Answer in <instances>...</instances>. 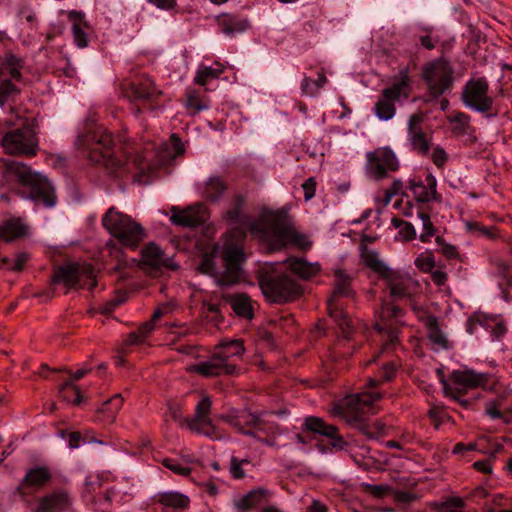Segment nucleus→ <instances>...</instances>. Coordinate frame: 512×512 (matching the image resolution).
Masks as SVG:
<instances>
[{
	"label": "nucleus",
	"instance_id": "a19ab883",
	"mask_svg": "<svg viewBox=\"0 0 512 512\" xmlns=\"http://www.w3.org/2000/svg\"><path fill=\"white\" fill-rule=\"evenodd\" d=\"M426 325L428 327L429 340L439 348H447L448 341L439 329L437 319L435 317H429L426 321Z\"/></svg>",
	"mask_w": 512,
	"mask_h": 512
},
{
	"label": "nucleus",
	"instance_id": "6ab92c4d",
	"mask_svg": "<svg viewBox=\"0 0 512 512\" xmlns=\"http://www.w3.org/2000/svg\"><path fill=\"white\" fill-rule=\"evenodd\" d=\"M240 368L236 364H223V359L219 357L215 351L205 361L188 365L186 372L190 374H197L204 378H215L220 376H234L238 375Z\"/></svg>",
	"mask_w": 512,
	"mask_h": 512
},
{
	"label": "nucleus",
	"instance_id": "338daca9",
	"mask_svg": "<svg viewBox=\"0 0 512 512\" xmlns=\"http://www.w3.org/2000/svg\"><path fill=\"white\" fill-rule=\"evenodd\" d=\"M317 182L314 177H310L304 181L302 184V189L304 191V199L305 201L311 200L315 196Z\"/></svg>",
	"mask_w": 512,
	"mask_h": 512
},
{
	"label": "nucleus",
	"instance_id": "c9c22d12",
	"mask_svg": "<svg viewBox=\"0 0 512 512\" xmlns=\"http://www.w3.org/2000/svg\"><path fill=\"white\" fill-rule=\"evenodd\" d=\"M186 109L190 110V114L194 115L210 108V99L202 95L196 89H188L185 100Z\"/></svg>",
	"mask_w": 512,
	"mask_h": 512
},
{
	"label": "nucleus",
	"instance_id": "6e6d98bb",
	"mask_svg": "<svg viewBox=\"0 0 512 512\" xmlns=\"http://www.w3.org/2000/svg\"><path fill=\"white\" fill-rule=\"evenodd\" d=\"M415 266L427 273L431 272L435 267V259L432 253H421L416 259H415Z\"/></svg>",
	"mask_w": 512,
	"mask_h": 512
},
{
	"label": "nucleus",
	"instance_id": "aec40b11",
	"mask_svg": "<svg viewBox=\"0 0 512 512\" xmlns=\"http://www.w3.org/2000/svg\"><path fill=\"white\" fill-rule=\"evenodd\" d=\"M52 473L46 466H37L29 469L20 484L16 488V493L25 498L33 491L43 488L50 482Z\"/></svg>",
	"mask_w": 512,
	"mask_h": 512
},
{
	"label": "nucleus",
	"instance_id": "1a4fd4ad",
	"mask_svg": "<svg viewBox=\"0 0 512 512\" xmlns=\"http://www.w3.org/2000/svg\"><path fill=\"white\" fill-rule=\"evenodd\" d=\"M382 395L378 392H361L351 394L339 401L334 407L335 414L343 416L348 422L356 423L364 419L372 411L373 404L380 400Z\"/></svg>",
	"mask_w": 512,
	"mask_h": 512
},
{
	"label": "nucleus",
	"instance_id": "412c9836",
	"mask_svg": "<svg viewBox=\"0 0 512 512\" xmlns=\"http://www.w3.org/2000/svg\"><path fill=\"white\" fill-rule=\"evenodd\" d=\"M208 219L207 209L203 204H196L185 209L171 208L170 221L181 227H197Z\"/></svg>",
	"mask_w": 512,
	"mask_h": 512
},
{
	"label": "nucleus",
	"instance_id": "2eb2a0df",
	"mask_svg": "<svg viewBox=\"0 0 512 512\" xmlns=\"http://www.w3.org/2000/svg\"><path fill=\"white\" fill-rule=\"evenodd\" d=\"M489 84L485 77L469 80L462 92L464 105L474 111L487 113L493 109V98L488 95Z\"/></svg>",
	"mask_w": 512,
	"mask_h": 512
},
{
	"label": "nucleus",
	"instance_id": "4468645a",
	"mask_svg": "<svg viewBox=\"0 0 512 512\" xmlns=\"http://www.w3.org/2000/svg\"><path fill=\"white\" fill-rule=\"evenodd\" d=\"M366 159V174L376 181L386 178L390 172H396L399 169V160L389 147H379L368 152Z\"/></svg>",
	"mask_w": 512,
	"mask_h": 512
},
{
	"label": "nucleus",
	"instance_id": "bf43d9fd",
	"mask_svg": "<svg viewBox=\"0 0 512 512\" xmlns=\"http://www.w3.org/2000/svg\"><path fill=\"white\" fill-rule=\"evenodd\" d=\"M163 465L178 475L187 476L191 473V468L182 465L181 463H179L178 461H176L174 459H170V458L164 459Z\"/></svg>",
	"mask_w": 512,
	"mask_h": 512
},
{
	"label": "nucleus",
	"instance_id": "37998d69",
	"mask_svg": "<svg viewBox=\"0 0 512 512\" xmlns=\"http://www.w3.org/2000/svg\"><path fill=\"white\" fill-rule=\"evenodd\" d=\"M172 311V306L170 304H162L157 307L152 314L151 320L145 322L138 328V332L146 339V337L154 330V322L160 319L162 316L170 313Z\"/></svg>",
	"mask_w": 512,
	"mask_h": 512
},
{
	"label": "nucleus",
	"instance_id": "f704fd0d",
	"mask_svg": "<svg viewBox=\"0 0 512 512\" xmlns=\"http://www.w3.org/2000/svg\"><path fill=\"white\" fill-rule=\"evenodd\" d=\"M264 498L262 490H252L243 497L234 501V508L236 512H250L258 508Z\"/></svg>",
	"mask_w": 512,
	"mask_h": 512
},
{
	"label": "nucleus",
	"instance_id": "4c0bfd02",
	"mask_svg": "<svg viewBox=\"0 0 512 512\" xmlns=\"http://www.w3.org/2000/svg\"><path fill=\"white\" fill-rule=\"evenodd\" d=\"M22 60L11 53H6L1 61L0 76L7 72L12 79L19 81L22 78Z\"/></svg>",
	"mask_w": 512,
	"mask_h": 512
},
{
	"label": "nucleus",
	"instance_id": "f8f14e48",
	"mask_svg": "<svg viewBox=\"0 0 512 512\" xmlns=\"http://www.w3.org/2000/svg\"><path fill=\"white\" fill-rule=\"evenodd\" d=\"M454 70L444 59L430 62L423 68L422 76L433 97H439L452 87Z\"/></svg>",
	"mask_w": 512,
	"mask_h": 512
},
{
	"label": "nucleus",
	"instance_id": "603ef678",
	"mask_svg": "<svg viewBox=\"0 0 512 512\" xmlns=\"http://www.w3.org/2000/svg\"><path fill=\"white\" fill-rule=\"evenodd\" d=\"M170 159H174L185 151V147L179 136L173 133L170 137V143L164 145Z\"/></svg>",
	"mask_w": 512,
	"mask_h": 512
},
{
	"label": "nucleus",
	"instance_id": "052dcab7",
	"mask_svg": "<svg viewBox=\"0 0 512 512\" xmlns=\"http://www.w3.org/2000/svg\"><path fill=\"white\" fill-rule=\"evenodd\" d=\"M435 241L439 246V252L446 256L448 259H454L457 257L458 252L455 246L444 243L441 236H436Z\"/></svg>",
	"mask_w": 512,
	"mask_h": 512
},
{
	"label": "nucleus",
	"instance_id": "7ed1b4c3",
	"mask_svg": "<svg viewBox=\"0 0 512 512\" xmlns=\"http://www.w3.org/2000/svg\"><path fill=\"white\" fill-rule=\"evenodd\" d=\"M257 279L265 299L270 303L284 304L302 294L301 285L282 270V265L266 264L259 271Z\"/></svg>",
	"mask_w": 512,
	"mask_h": 512
},
{
	"label": "nucleus",
	"instance_id": "58836bf2",
	"mask_svg": "<svg viewBox=\"0 0 512 512\" xmlns=\"http://www.w3.org/2000/svg\"><path fill=\"white\" fill-rule=\"evenodd\" d=\"M227 186L219 176L210 177L204 188V196L209 201H218L226 191Z\"/></svg>",
	"mask_w": 512,
	"mask_h": 512
},
{
	"label": "nucleus",
	"instance_id": "f03ea898",
	"mask_svg": "<svg viewBox=\"0 0 512 512\" xmlns=\"http://www.w3.org/2000/svg\"><path fill=\"white\" fill-rule=\"evenodd\" d=\"M11 178L28 189L24 196L26 199L47 208L55 206L57 197L54 187L44 175L33 171L23 162L0 158V186Z\"/></svg>",
	"mask_w": 512,
	"mask_h": 512
},
{
	"label": "nucleus",
	"instance_id": "a18cd8bd",
	"mask_svg": "<svg viewBox=\"0 0 512 512\" xmlns=\"http://www.w3.org/2000/svg\"><path fill=\"white\" fill-rule=\"evenodd\" d=\"M418 217L422 223V232L419 235V240L423 243L431 241V238L436 235L437 229L431 221L430 214L426 211H419Z\"/></svg>",
	"mask_w": 512,
	"mask_h": 512
},
{
	"label": "nucleus",
	"instance_id": "09e8293b",
	"mask_svg": "<svg viewBox=\"0 0 512 512\" xmlns=\"http://www.w3.org/2000/svg\"><path fill=\"white\" fill-rule=\"evenodd\" d=\"M392 225L399 229V235L403 240L410 241L416 238V230L410 222L394 217Z\"/></svg>",
	"mask_w": 512,
	"mask_h": 512
},
{
	"label": "nucleus",
	"instance_id": "864d4df0",
	"mask_svg": "<svg viewBox=\"0 0 512 512\" xmlns=\"http://www.w3.org/2000/svg\"><path fill=\"white\" fill-rule=\"evenodd\" d=\"M19 94V89L10 81H0V106L5 103L13 96Z\"/></svg>",
	"mask_w": 512,
	"mask_h": 512
},
{
	"label": "nucleus",
	"instance_id": "20e7f679",
	"mask_svg": "<svg viewBox=\"0 0 512 512\" xmlns=\"http://www.w3.org/2000/svg\"><path fill=\"white\" fill-rule=\"evenodd\" d=\"M364 265L382 279L394 299L408 298L413 295L418 284L408 274L390 268L375 250L364 247L361 252Z\"/></svg>",
	"mask_w": 512,
	"mask_h": 512
},
{
	"label": "nucleus",
	"instance_id": "49530a36",
	"mask_svg": "<svg viewBox=\"0 0 512 512\" xmlns=\"http://www.w3.org/2000/svg\"><path fill=\"white\" fill-rule=\"evenodd\" d=\"M222 72V68L201 66L195 75L194 82L198 85L205 86L211 80L217 79L222 74Z\"/></svg>",
	"mask_w": 512,
	"mask_h": 512
},
{
	"label": "nucleus",
	"instance_id": "774afa93",
	"mask_svg": "<svg viewBox=\"0 0 512 512\" xmlns=\"http://www.w3.org/2000/svg\"><path fill=\"white\" fill-rule=\"evenodd\" d=\"M28 259H29V255L27 253H25V252L17 253L15 258L13 259V266L10 267V270H12V271L23 270Z\"/></svg>",
	"mask_w": 512,
	"mask_h": 512
},
{
	"label": "nucleus",
	"instance_id": "ddd939ff",
	"mask_svg": "<svg viewBox=\"0 0 512 512\" xmlns=\"http://www.w3.org/2000/svg\"><path fill=\"white\" fill-rule=\"evenodd\" d=\"M52 284H63L67 289L96 284L91 264H69L59 267L51 278Z\"/></svg>",
	"mask_w": 512,
	"mask_h": 512
},
{
	"label": "nucleus",
	"instance_id": "9d476101",
	"mask_svg": "<svg viewBox=\"0 0 512 512\" xmlns=\"http://www.w3.org/2000/svg\"><path fill=\"white\" fill-rule=\"evenodd\" d=\"M449 380L445 378L440 380L445 394L456 398L455 393H463L469 389L483 388L491 389L494 384L493 377L488 373H477L472 369L454 370Z\"/></svg>",
	"mask_w": 512,
	"mask_h": 512
},
{
	"label": "nucleus",
	"instance_id": "3c124183",
	"mask_svg": "<svg viewBox=\"0 0 512 512\" xmlns=\"http://www.w3.org/2000/svg\"><path fill=\"white\" fill-rule=\"evenodd\" d=\"M428 416L436 429H439L442 424L450 422L451 420V417L447 414L443 407L438 405H433L430 407Z\"/></svg>",
	"mask_w": 512,
	"mask_h": 512
},
{
	"label": "nucleus",
	"instance_id": "a878e982",
	"mask_svg": "<svg viewBox=\"0 0 512 512\" xmlns=\"http://www.w3.org/2000/svg\"><path fill=\"white\" fill-rule=\"evenodd\" d=\"M131 93L134 99L152 102L162 95L153 80L148 76H142L131 83Z\"/></svg>",
	"mask_w": 512,
	"mask_h": 512
},
{
	"label": "nucleus",
	"instance_id": "72a5a7b5",
	"mask_svg": "<svg viewBox=\"0 0 512 512\" xmlns=\"http://www.w3.org/2000/svg\"><path fill=\"white\" fill-rule=\"evenodd\" d=\"M70 21L72 22V34L76 45L79 48H85L88 46V37L85 31L87 24L84 20V15L81 12L71 11L68 14Z\"/></svg>",
	"mask_w": 512,
	"mask_h": 512
},
{
	"label": "nucleus",
	"instance_id": "0e129e2a",
	"mask_svg": "<svg viewBox=\"0 0 512 512\" xmlns=\"http://www.w3.org/2000/svg\"><path fill=\"white\" fill-rule=\"evenodd\" d=\"M431 159L438 168H442L447 162L448 155L442 147L437 146L432 151Z\"/></svg>",
	"mask_w": 512,
	"mask_h": 512
},
{
	"label": "nucleus",
	"instance_id": "f3484780",
	"mask_svg": "<svg viewBox=\"0 0 512 512\" xmlns=\"http://www.w3.org/2000/svg\"><path fill=\"white\" fill-rule=\"evenodd\" d=\"M402 316L403 311L398 306L388 302L383 303L375 324V329L386 336V342L379 353L390 349L398 341V327Z\"/></svg>",
	"mask_w": 512,
	"mask_h": 512
},
{
	"label": "nucleus",
	"instance_id": "393cba45",
	"mask_svg": "<svg viewBox=\"0 0 512 512\" xmlns=\"http://www.w3.org/2000/svg\"><path fill=\"white\" fill-rule=\"evenodd\" d=\"M256 419L257 415L248 411H240L236 414L223 417V420L235 428L239 433L251 436L255 439H260L259 435L252 429Z\"/></svg>",
	"mask_w": 512,
	"mask_h": 512
},
{
	"label": "nucleus",
	"instance_id": "c756f323",
	"mask_svg": "<svg viewBox=\"0 0 512 512\" xmlns=\"http://www.w3.org/2000/svg\"><path fill=\"white\" fill-rule=\"evenodd\" d=\"M215 353L223 359V364H234L232 359L241 357L244 352V344L241 340H229L219 343L214 348Z\"/></svg>",
	"mask_w": 512,
	"mask_h": 512
},
{
	"label": "nucleus",
	"instance_id": "cd10ccee",
	"mask_svg": "<svg viewBox=\"0 0 512 512\" xmlns=\"http://www.w3.org/2000/svg\"><path fill=\"white\" fill-rule=\"evenodd\" d=\"M451 132L457 137H471L474 128L471 125V117L461 111H455L447 116Z\"/></svg>",
	"mask_w": 512,
	"mask_h": 512
},
{
	"label": "nucleus",
	"instance_id": "c03bdc74",
	"mask_svg": "<svg viewBox=\"0 0 512 512\" xmlns=\"http://www.w3.org/2000/svg\"><path fill=\"white\" fill-rule=\"evenodd\" d=\"M59 396L64 401L79 405L82 402V395L78 386L74 385L72 381H66L59 389Z\"/></svg>",
	"mask_w": 512,
	"mask_h": 512
},
{
	"label": "nucleus",
	"instance_id": "ea45409f",
	"mask_svg": "<svg viewBox=\"0 0 512 512\" xmlns=\"http://www.w3.org/2000/svg\"><path fill=\"white\" fill-rule=\"evenodd\" d=\"M159 503L166 507H172L174 509H184L189 505V498L179 492H166L162 493L158 499Z\"/></svg>",
	"mask_w": 512,
	"mask_h": 512
},
{
	"label": "nucleus",
	"instance_id": "6e6552de",
	"mask_svg": "<svg viewBox=\"0 0 512 512\" xmlns=\"http://www.w3.org/2000/svg\"><path fill=\"white\" fill-rule=\"evenodd\" d=\"M410 93V77L407 69H402L394 82L382 90L374 105L375 115L383 121L392 119L396 113L395 102L401 98H408Z\"/></svg>",
	"mask_w": 512,
	"mask_h": 512
},
{
	"label": "nucleus",
	"instance_id": "2f4dec72",
	"mask_svg": "<svg viewBox=\"0 0 512 512\" xmlns=\"http://www.w3.org/2000/svg\"><path fill=\"white\" fill-rule=\"evenodd\" d=\"M410 189L418 202H429L436 198V179L429 174L426 184L411 182Z\"/></svg>",
	"mask_w": 512,
	"mask_h": 512
},
{
	"label": "nucleus",
	"instance_id": "de8ad7c7",
	"mask_svg": "<svg viewBox=\"0 0 512 512\" xmlns=\"http://www.w3.org/2000/svg\"><path fill=\"white\" fill-rule=\"evenodd\" d=\"M395 373H396L395 363L392 361L387 362L381 367L377 378H372L369 380V385L371 387H376L383 382L390 381L394 377Z\"/></svg>",
	"mask_w": 512,
	"mask_h": 512
},
{
	"label": "nucleus",
	"instance_id": "13d9d810",
	"mask_svg": "<svg viewBox=\"0 0 512 512\" xmlns=\"http://www.w3.org/2000/svg\"><path fill=\"white\" fill-rule=\"evenodd\" d=\"M249 464L247 459H238L234 456L230 459V473L234 479H242L245 477L243 465Z\"/></svg>",
	"mask_w": 512,
	"mask_h": 512
},
{
	"label": "nucleus",
	"instance_id": "8fccbe9b",
	"mask_svg": "<svg viewBox=\"0 0 512 512\" xmlns=\"http://www.w3.org/2000/svg\"><path fill=\"white\" fill-rule=\"evenodd\" d=\"M122 405V396L120 394H116L103 404L100 411L103 413H108L109 420L113 421L115 419L116 414L121 409Z\"/></svg>",
	"mask_w": 512,
	"mask_h": 512
},
{
	"label": "nucleus",
	"instance_id": "e2e57ef3",
	"mask_svg": "<svg viewBox=\"0 0 512 512\" xmlns=\"http://www.w3.org/2000/svg\"><path fill=\"white\" fill-rule=\"evenodd\" d=\"M199 270L202 273L214 275L216 273V266L213 256L205 254L199 265Z\"/></svg>",
	"mask_w": 512,
	"mask_h": 512
},
{
	"label": "nucleus",
	"instance_id": "423d86ee",
	"mask_svg": "<svg viewBox=\"0 0 512 512\" xmlns=\"http://www.w3.org/2000/svg\"><path fill=\"white\" fill-rule=\"evenodd\" d=\"M76 145L92 163L102 165L111 173L121 165L114 155L112 136L105 130L80 135Z\"/></svg>",
	"mask_w": 512,
	"mask_h": 512
},
{
	"label": "nucleus",
	"instance_id": "f257e3e1",
	"mask_svg": "<svg viewBox=\"0 0 512 512\" xmlns=\"http://www.w3.org/2000/svg\"><path fill=\"white\" fill-rule=\"evenodd\" d=\"M244 197L238 195L232 208L224 214L225 221L233 227L229 237H238L242 240L246 232L262 239H272L277 246H285L294 241V230L288 223L287 216L279 211L263 213L258 219L251 221L249 216L243 214Z\"/></svg>",
	"mask_w": 512,
	"mask_h": 512
},
{
	"label": "nucleus",
	"instance_id": "bb28decb",
	"mask_svg": "<svg viewBox=\"0 0 512 512\" xmlns=\"http://www.w3.org/2000/svg\"><path fill=\"white\" fill-rule=\"evenodd\" d=\"M217 22L220 31L227 36H234L249 28L247 18L234 14H223L217 18Z\"/></svg>",
	"mask_w": 512,
	"mask_h": 512
},
{
	"label": "nucleus",
	"instance_id": "c85d7f7f",
	"mask_svg": "<svg viewBox=\"0 0 512 512\" xmlns=\"http://www.w3.org/2000/svg\"><path fill=\"white\" fill-rule=\"evenodd\" d=\"M28 227L21 218H10L0 225V240L12 242L25 236Z\"/></svg>",
	"mask_w": 512,
	"mask_h": 512
},
{
	"label": "nucleus",
	"instance_id": "dca6fc26",
	"mask_svg": "<svg viewBox=\"0 0 512 512\" xmlns=\"http://www.w3.org/2000/svg\"><path fill=\"white\" fill-rule=\"evenodd\" d=\"M246 257L243 251L242 245L239 243L233 244L228 240L224 244L223 248V261L225 264V270L220 275L217 283L221 286H231L236 284L242 274V264Z\"/></svg>",
	"mask_w": 512,
	"mask_h": 512
},
{
	"label": "nucleus",
	"instance_id": "69168bd1",
	"mask_svg": "<svg viewBox=\"0 0 512 512\" xmlns=\"http://www.w3.org/2000/svg\"><path fill=\"white\" fill-rule=\"evenodd\" d=\"M403 187V183L400 180H394L389 188L384 191V202L389 204L393 197L398 195Z\"/></svg>",
	"mask_w": 512,
	"mask_h": 512
},
{
	"label": "nucleus",
	"instance_id": "4d7b16f0",
	"mask_svg": "<svg viewBox=\"0 0 512 512\" xmlns=\"http://www.w3.org/2000/svg\"><path fill=\"white\" fill-rule=\"evenodd\" d=\"M256 434L259 435L260 441H262V435H270L275 432L276 426L274 423H268L264 421L261 417L257 416L255 424L252 428Z\"/></svg>",
	"mask_w": 512,
	"mask_h": 512
},
{
	"label": "nucleus",
	"instance_id": "473e14b6",
	"mask_svg": "<svg viewBox=\"0 0 512 512\" xmlns=\"http://www.w3.org/2000/svg\"><path fill=\"white\" fill-rule=\"evenodd\" d=\"M141 260L144 265L150 266L153 269L168 266L161 248L153 242L147 244L142 249Z\"/></svg>",
	"mask_w": 512,
	"mask_h": 512
},
{
	"label": "nucleus",
	"instance_id": "5fc2aeb1",
	"mask_svg": "<svg viewBox=\"0 0 512 512\" xmlns=\"http://www.w3.org/2000/svg\"><path fill=\"white\" fill-rule=\"evenodd\" d=\"M360 487L362 491L377 499L385 497L389 492L392 491L388 485H373L369 483H362Z\"/></svg>",
	"mask_w": 512,
	"mask_h": 512
},
{
	"label": "nucleus",
	"instance_id": "79ce46f5",
	"mask_svg": "<svg viewBox=\"0 0 512 512\" xmlns=\"http://www.w3.org/2000/svg\"><path fill=\"white\" fill-rule=\"evenodd\" d=\"M327 83V77L323 72L318 73L317 80L304 77L301 82V90L303 94L313 97L319 93V90Z\"/></svg>",
	"mask_w": 512,
	"mask_h": 512
},
{
	"label": "nucleus",
	"instance_id": "0eeeda50",
	"mask_svg": "<svg viewBox=\"0 0 512 512\" xmlns=\"http://www.w3.org/2000/svg\"><path fill=\"white\" fill-rule=\"evenodd\" d=\"M353 277L343 269L334 271V284L331 296L327 300V310L329 315L343 329L344 336L350 337V319L342 310L339 300L341 298L354 299L355 291L352 287Z\"/></svg>",
	"mask_w": 512,
	"mask_h": 512
},
{
	"label": "nucleus",
	"instance_id": "9b49d317",
	"mask_svg": "<svg viewBox=\"0 0 512 512\" xmlns=\"http://www.w3.org/2000/svg\"><path fill=\"white\" fill-rule=\"evenodd\" d=\"M5 153L33 157L38 152V139L33 126L29 123L8 131L1 140Z\"/></svg>",
	"mask_w": 512,
	"mask_h": 512
},
{
	"label": "nucleus",
	"instance_id": "4be33fe9",
	"mask_svg": "<svg viewBox=\"0 0 512 512\" xmlns=\"http://www.w3.org/2000/svg\"><path fill=\"white\" fill-rule=\"evenodd\" d=\"M423 115L412 114L408 120V139L414 152L421 156H427L430 152L431 142L421 128Z\"/></svg>",
	"mask_w": 512,
	"mask_h": 512
},
{
	"label": "nucleus",
	"instance_id": "39448f33",
	"mask_svg": "<svg viewBox=\"0 0 512 512\" xmlns=\"http://www.w3.org/2000/svg\"><path fill=\"white\" fill-rule=\"evenodd\" d=\"M102 225L122 246L130 249H136L147 236L139 222L115 207L103 215Z\"/></svg>",
	"mask_w": 512,
	"mask_h": 512
},
{
	"label": "nucleus",
	"instance_id": "b1692460",
	"mask_svg": "<svg viewBox=\"0 0 512 512\" xmlns=\"http://www.w3.org/2000/svg\"><path fill=\"white\" fill-rule=\"evenodd\" d=\"M70 504L68 493L58 490L40 498L34 512H64Z\"/></svg>",
	"mask_w": 512,
	"mask_h": 512
},
{
	"label": "nucleus",
	"instance_id": "e433bc0d",
	"mask_svg": "<svg viewBox=\"0 0 512 512\" xmlns=\"http://www.w3.org/2000/svg\"><path fill=\"white\" fill-rule=\"evenodd\" d=\"M230 305L235 314L245 319H252L254 316L251 299L246 294H235L230 297Z\"/></svg>",
	"mask_w": 512,
	"mask_h": 512
},
{
	"label": "nucleus",
	"instance_id": "5701e85b",
	"mask_svg": "<svg viewBox=\"0 0 512 512\" xmlns=\"http://www.w3.org/2000/svg\"><path fill=\"white\" fill-rule=\"evenodd\" d=\"M304 426L306 430L327 437L330 445L336 450H343L347 443L339 435L338 428L327 424L322 418L309 416L305 418Z\"/></svg>",
	"mask_w": 512,
	"mask_h": 512
},
{
	"label": "nucleus",
	"instance_id": "a211bd4d",
	"mask_svg": "<svg viewBox=\"0 0 512 512\" xmlns=\"http://www.w3.org/2000/svg\"><path fill=\"white\" fill-rule=\"evenodd\" d=\"M212 408V399L208 395H202L195 407L193 417L185 419L187 427L198 434L211 439H219L220 435L216 431L210 418Z\"/></svg>",
	"mask_w": 512,
	"mask_h": 512
},
{
	"label": "nucleus",
	"instance_id": "680f3d73",
	"mask_svg": "<svg viewBox=\"0 0 512 512\" xmlns=\"http://www.w3.org/2000/svg\"><path fill=\"white\" fill-rule=\"evenodd\" d=\"M385 431V424L379 420L374 421L370 425H367L364 428L365 434H367L370 438H377L381 436Z\"/></svg>",
	"mask_w": 512,
	"mask_h": 512
},
{
	"label": "nucleus",
	"instance_id": "7c9ffc66",
	"mask_svg": "<svg viewBox=\"0 0 512 512\" xmlns=\"http://www.w3.org/2000/svg\"><path fill=\"white\" fill-rule=\"evenodd\" d=\"M290 270L303 280H309L319 274L321 267L302 258H290L286 261Z\"/></svg>",
	"mask_w": 512,
	"mask_h": 512
}]
</instances>
